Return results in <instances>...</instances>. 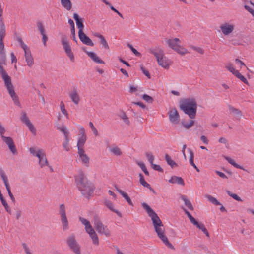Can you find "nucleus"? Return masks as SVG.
Here are the masks:
<instances>
[{"instance_id": "obj_45", "label": "nucleus", "mask_w": 254, "mask_h": 254, "mask_svg": "<svg viewBox=\"0 0 254 254\" xmlns=\"http://www.w3.org/2000/svg\"><path fill=\"white\" fill-rule=\"evenodd\" d=\"M101 37V38L100 39V43L102 45L103 47L106 49L109 50V47L105 37L104 36Z\"/></svg>"}, {"instance_id": "obj_41", "label": "nucleus", "mask_w": 254, "mask_h": 254, "mask_svg": "<svg viewBox=\"0 0 254 254\" xmlns=\"http://www.w3.org/2000/svg\"><path fill=\"white\" fill-rule=\"evenodd\" d=\"M64 137L65 141L63 143V147L65 150L69 151L70 149L69 147V138L68 136H65Z\"/></svg>"}, {"instance_id": "obj_42", "label": "nucleus", "mask_w": 254, "mask_h": 254, "mask_svg": "<svg viewBox=\"0 0 254 254\" xmlns=\"http://www.w3.org/2000/svg\"><path fill=\"white\" fill-rule=\"evenodd\" d=\"M112 153L116 155H120L122 154V151L121 149L118 147H113L110 149Z\"/></svg>"}, {"instance_id": "obj_5", "label": "nucleus", "mask_w": 254, "mask_h": 254, "mask_svg": "<svg viewBox=\"0 0 254 254\" xmlns=\"http://www.w3.org/2000/svg\"><path fill=\"white\" fill-rule=\"evenodd\" d=\"M149 52L156 57L158 64L165 69L169 67L168 60L165 57L164 51L160 48L150 49Z\"/></svg>"}, {"instance_id": "obj_22", "label": "nucleus", "mask_w": 254, "mask_h": 254, "mask_svg": "<svg viewBox=\"0 0 254 254\" xmlns=\"http://www.w3.org/2000/svg\"><path fill=\"white\" fill-rule=\"evenodd\" d=\"M116 190L124 198V199L127 202L128 204L130 206H133V204L131 200V199L128 195V194L121 190V189H119L117 187H115Z\"/></svg>"}, {"instance_id": "obj_29", "label": "nucleus", "mask_w": 254, "mask_h": 254, "mask_svg": "<svg viewBox=\"0 0 254 254\" xmlns=\"http://www.w3.org/2000/svg\"><path fill=\"white\" fill-rule=\"evenodd\" d=\"M174 50L181 55H184L188 53L187 49L181 46L180 44Z\"/></svg>"}, {"instance_id": "obj_37", "label": "nucleus", "mask_w": 254, "mask_h": 254, "mask_svg": "<svg viewBox=\"0 0 254 254\" xmlns=\"http://www.w3.org/2000/svg\"><path fill=\"white\" fill-rule=\"evenodd\" d=\"M234 75L237 77L238 78H239L241 81H242V82H243L244 83L246 84H248V82L247 80V79L243 76L239 72V71H237L235 74H234Z\"/></svg>"}, {"instance_id": "obj_38", "label": "nucleus", "mask_w": 254, "mask_h": 254, "mask_svg": "<svg viewBox=\"0 0 254 254\" xmlns=\"http://www.w3.org/2000/svg\"><path fill=\"white\" fill-rule=\"evenodd\" d=\"M137 164L141 168L142 170L144 172L145 175L147 176L149 175V173L147 170L145 164L143 162H138Z\"/></svg>"}, {"instance_id": "obj_11", "label": "nucleus", "mask_w": 254, "mask_h": 254, "mask_svg": "<svg viewBox=\"0 0 254 254\" xmlns=\"http://www.w3.org/2000/svg\"><path fill=\"white\" fill-rule=\"evenodd\" d=\"M59 215H60L61 220L64 230L68 229V222L66 215L64 207H60L59 210Z\"/></svg>"}, {"instance_id": "obj_62", "label": "nucleus", "mask_w": 254, "mask_h": 254, "mask_svg": "<svg viewBox=\"0 0 254 254\" xmlns=\"http://www.w3.org/2000/svg\"><path fill=\"white\" fill-rule=\"evenodd\" d=\"M5 53L4 50V44L3 41L0 40V53Z\"/></svg>"}, {"instance_id": "obj_39", "label": "nucleus", "mask_w": 254, "mask_h": 254, "mask_svg": "<svg viewBox=\"0 0 254 254\" xmlns=\"http://www.w3.org/2000/svg\"><path fill=\"white\" fill-rule=\"evenodd\" d=\"M86 141V137L81 136L79 137L77 142V147H83Z\"/></svg>"}, {"instance_id": "obj_64", "label": "nucleus", "mask_w": 254, "mask_h": 254, "mask_svg": "<svg viewBox=\"0 0 254 254\" xmlns=\"http://www.w3.org/2000/svg\"><path fill=\"white\" fill-rule=\"evenodd\" d=\"M122 119L127 124H129V121L128 120V118L125 114H124L123 115Z\"/></svg>"}, {"instance_id": "obj_3", "label": "nucleus", "mask_w": 254, "mask_h": 254, "mask_svg": "<svg viewBox=\"0 0 254 254\" xmlns=\"http://www.w3.org/2000/svg\"><path fill=\"white\" fill-rule=\"evenodd\" d=\"M75 182L78 190L85 197H88L93 193L94 185L88 180L82 170L78 171V174L75 176Z\"/></svg>"}, {"instance_id": "obj_33", "label": "nucleus", "mask_w": 254, "mask_h": 254, "mask_svg": "<svg viewBox=\"0 0 254 254\" xmlns=\"http://www.w3.org/2000/svg\"><path fill=\"white\" fill-rule=\"evenodd\" d=\"M57 127L59 130L64 133V137L68 136L69 132L64 125L62 124V125L58 126Z\"/></svg>"}, {"instance_id": "obj_1", "label": "nucleus", "mask_w": 254, "mask_h": 254, "mask_svg": "<svg viewBox=\"0 0 254 254\" xmlns=\"http://www.w3.org/2000/svg\"><path fill=\"white\" fill-rule=\"evenodd\" d=\"M148 216L151 218L154 230L157 233V236L165 244L166 246L174 249L172 244L170 243L167 237L164 234L165 228L162 222L157 214L151 208V207H144Z\"/></svg>"}, {"instance_id": "obj_56", "label": "nucleus", "mask_w": 254, "mask_h": 254, "mask_svg": "<svg viewBox=\"0 0 254 254\" xmlns=\"http://www.w3.org/2000/svg\"><path fill=\"white\" fill-rule=\"evenodd\" d=\"M140 69L145 75H146L148 78H150L149 72L146 69H145V68L142 65L140 66Z\"/></svg>"}, {"instance_id": "obj_20", "label": "nucleus", "mask_w": 254, "mask_h": 254, "mask_svg": "<svg viewBox=\"0 0 254 254\" xmlns=\"http://www.w3.org/2000/svg\"><path fill=\"white\" fill-rule=\"evenodd\" d=\"M93 241V244L98 245L99 244L98 237L93 228L86 231Z\"/></svg>"}, {"instance_id": "obj_16", "label": "nucleus", "mask_w": 254, "mask_h": 254, "mask_svg": "<svg viewBox=\"0 0 254 254\" xmlns=\"http://www.w3.org/2000/svg\"><path fill=\"white\" fill-rule=\"evenodd\" d=\"M25 61L27 65L29 67H31L34 64V59L32 55L31 51L29 48L24 50Z\"/></svg>"}, {"instance_id": "obj_58", "label": "nucleus", "mask_w": 254, "mask_h": 254, "mask_svg": "<svg viewBox=\"0 0 254 254\" xmlns=\"http://www.w3.org/2000/svg\"><path fill=\"white\" fill-rule=\"evenodd\" d=\"M253 5L254 6V4H253ZM245 8L251 14L253 15V16L254 17V10L252 9L249 6L245 5L244 6Z\"/></svg>"}, {"instance_id": "obj_19", "label": "nucleus", "mask_w": 254, "mask_h": 254, "mask_svg": "<svg viewBox=\"0 0 254 254\" xmlns=\"http://www.w3.org/2000/svg\"><path fill=\"white\" fill-rule=\"evenodd\" d=\"M166 42L168 46L173 50L175 49V48L181 43V40L177 38L166 39Z\"/></svg>"}, {"instance_id": "obj_57", "label": "nucleus", "mask_w": 254, "mask_h": 254, "mask_svg": "<svg viewBox=\"0 0 254 254\" xmlns=\"http://www.w3.org/2000/svg\"><path fill=\"white\" fill-rule=\"evenodd\" d=\"M22 246L24 249V251L26 253V254H32L30 251L29 248L25 243H23L22 244Z\"/></svg>"}, {"instance_id": "obj_7", "label": "nucleus", "mask_w": 254, "mask_h": 254, "mask_svg": "<svg viewBox=\"0 0 254 254\" xmlns=\"http://www.w3.org/2000/svg\"><path fill=\"white\" fill-rule=\"evenodd\" d=\"M67 244L70 249L76 254H81L80 246L75 240V236L73 235L69 236L67 239Z\"/></svg>"}, {"instance_id": "obj_15", "label": "nucleus", "mask_w": 254, "mask_h": 254, "mask_svg": "<svg viewBox=\"0 0 254 254\" xmlns=\"http://www.w3.org/2000/svg\"><path fill=\"white\" fill-rule=\"evenodd\" d=\"M222 33L225 35L230 34L234 29V26L233 24H230L228 23H225L220 26Z\"/></svg>"}, {"instance_id": "obj_35", "label": "nucleus", "mask_w": 254, "mask_h": 254, "mask_svg": "<svg viewBox=\"0 0 254 254\" xmlns=\"http://www.w3.org/2000/svg\"><path fill=\"white\" fill-rule=\"evenodd\" d=\"M205 197L207 198V199L211 202L214 205H220L221 204L220 202L214 197L210 195H206Z\"/></svg>"}, {"instance_id": "obj_47", "label": "nucleus", "mask_w": 254, "mask_h": 254, "mask_svg": "<svg viewBox=\"0 0 254 254\" xmlns=\"http://www.w3.org/2000/svg\"><path fill=\"white\" fill-rule=\"evenodd\" d=\"M60 108L62 113L67 117L68 114L67 113L66 110L65 108L64 104L63 101H61L60 103Z\"/></svg>"}, {"instance_id": "obj_10", "label": "nucleus", "mask_w": 254, "mask_h": 254, "mask_svg": "<svg viewBox=\"0 0 254 254\" xmlns=\"http://www.w3.org/2000/svg\"><path fill=\"white\" fill-rule=\"evenodd\" d=\"M0 175L1 176V179L3 180V182L5 186L6 189L8 191V195H9V197H10L11 200L13 202H14L15 201V199H14V196L13 195V194H12V193L11 192L8 178L7 177V176L5 174L4 171L2 169H0Z\"/></svg>"}, {"instance_id": "obj_51", "label": "nucleus", "mask_w": 254, "mask_h": 254, "mask_svg": "<svg viewBox=\"0 0 254 254\" xmlns=\"http://www.w3.org/2000/svg\"><path fill=\"white\" fill-rule=\"evenodd\" d=\"M5 208L6 211L11 215H14L17 210L15 207H5Z\"/></svg>"}, {"instance_id": "obj_24", "label": "nucleus", "mask_w": 254, "mask_h": 254, "mask_svg": "<svg viewBox=\"0 0 254 254\" xmlns=\"http://www.w3.org/2000/svg\"><path fill=\"white\" fill-rule=\"evenodd\" d=\"M139 182L141 185H142L143 187H146L149 189L150 190H152L154 192L153 189L151 187L150 184H149L147 182L145 181L144 178V176L142 174H139Z\"/></svg>"}, {"instance_id": "obj_63", "label": "nucleus", "mask_w": 254, "mask_h": 254, "mask_svg": "<svg viewBox=\"0 0 254 254\" xmlns=\"http://www.w3.org/2000/svg\"><path fill=\"white\" fill-rule=\"evenodd\" d=\"M71 38H72L73 40H74L75 42H76L77 43V40L76 36H75V28L71 29Z\"/></svg>"}, {"instance_id": "obj_4", "label": "nucleus", "mask_w": 254, "mask_h": 254, "mask_svg": "<svg viewBox=\"0 0 254 254\" xmlns=\"http://www.w3.org/2000/svg\"><path fill=\"white\" fill-rule=\"evenodd\" d=\"M180 108L191 119L195 117L197 103L194 98H188L183 100L180 104Z\"/></svg>"}, {"instance_id": "obj_2", "label": "nucleus", "mask_w": 254, "mask_h": 254, "mask_svg": "<svg viewBox=\"0 0 254 254\" xmlns=\"http://www.w3.org/2000/svg\"><path fill=\"white\" fill-rule=\"evenodd\" d=\"M6 64L5 53H0V75L2 78L4 85L15 104L20 106V104L18 100V97L14 91V87L12 84L11 78L9 75H8L6 71L5 70L3 66V65H6Z\"/></svg>"}, {"instance_id": "obj_27", "label": "nucleus", "mask_w": 254, "mask_h": 254, "mask_svg": "<svg viewBox=\"0 0 254 254\" xmlns=\"http://www.w3.org/2000/svg\"><path fill=\"white\" fill-rule=\"evenodd\" d=\"M189 151L190 152V159H189V162L190 164L196 170L197 172H199L200 170L199 168L195 165V164L194 163L193 161V158H194V153L193 151L190 149H189Z\"/></svg>"}, {"instance_id": "obj_43", "label": "nucleus", "mask_w": 254, "mask_h": 254, "mask_svg": "<svg viewBox=\"0 0 254 254\" xmlns=\"http://www.w3.org/2000/svg\"><path fill=\"white\" fill-rule=\"evenodd\" d=\"M37 25L38 29L39 32H40L41 34L42 35L45 34V28L42 23L40 21H38L37 23Z\"/></svg>"}, {"instance_id": "obj_9", "label": "nucleus", "mask_w": 254, "mask_h": 254, "mask_svg": "<svg viewBox=\"0 0 254 254\" xmlns=\"http://www.w3.org/2000/svg\"><path fill=\"white\" fill-rule=\"evenodd\" d=\"M20 120L23 123H24L31 131L32 133L34 135L36 134V130L33 125L30 122L27 114L25 111H22L21 113V116Z\"/></svg>"}, {"instance_id": "obj_44", "label": "nucleus", "mask_w": 254, "mask_h": 254, "mask_svg": "<svg viewBox=\"0 0 254 254\" xmlns=\"http://www.w3.org/2000/svg\"><path fill=\"white\" fill-rule=\"evenodd\" d=\"M182 208H183V210H184L185 214L187 215L188 217L190 220V222L192 224H194L196 220L192 216V215L190 214V213L188 211H187L186 209H185L184 207H182Z\"/></svg>"}, {"instance_id": "obj_6", "label": "nucleus", "mask_w": 254, "mask_h": 254, "mask_svg": "<svg viewBox=\"0 0 254 254\" xmlns=\"http://www.w3.org/2000/svg\"><path fill=\"white\" fill-rule=\"evenodd\" d=\"M93 223L97 231L100 234H104L107 237L110 236L111 233L107 226H105L101 222L100 218L97 216H95L93 218Z\"/></svg>"}, {"instance_id": "obj_53", "label": "nucleus", "mask_w": 254, "mask_h": 254, "mask_svg": "<svg viewBox=\"0 0 254 254\" xmlns=\"http://www.w3.org/2000/svg\"><path fill=\"white\" fill-rule=\"evenodd\" d=\"M89 127H90V128H91L93 133L96 135V136H97L98 135V130L97 129L95 128V127H94L93 124L92 123V122H90L89 123Z\"/></svg>"}, {"instance_id": "obj_40", "label": "nucleus", "mask_w": 254, "mask_h": 254, "mask_svg": "<svg viewBox=\"0 0 254 254\" xmlns=\"http://www.w3.org/2000/svg\"><path fill=\"white\" fill-rule=\"evenodd\" d=\"M226 68L230 72H231L233 75L235 74V73L238 71L235 69L233 65L230 64H228L226 66Z\"/></svg>"}, {"instance_id": "obj_34", "label": "nucleus", "mask_w": 254, "mask_h": 254, "mask_svg": "<svg viewBox=\"0 0 254 254\" xmlns=\"http://www.w3.org/2000/svg\"><path fill=\"white\" fill-rule=\"evenodd\" d=\"M228 107L230 112L233 113L234 114L236 115L237 117H241L242 116V113L240 110H239L238 109L235 108L234 107L231 105H229Z\"/></svg>"}, {"instance_id": "obj_12", "label": "nucleus", "mask_w": 254, "mask_h": 254, "mask_svg": "<svg viewBox=\"0 0 254 254\" xmlns=\"http://www.w3.org/2000/svg\"><path fill=\"white\" fill-rule=\"evenodd\" d=\"M168 115L170 121L171 123L174 124H177L179 123L180 120V116L175 108H173L169 111L168 112Z\"/></svg>"}, {"instance_id": "obj_30", "label": "nucleus", "mask_w": 254, "mask_h": 254, "mask_svg": "<svg viewBox=\"0 0 254 254\" xmlns=\"http://www.w3.org/2000/svg\"><path fill=\"white\" fill-rule=\"evenodd\" d=\"M79 220H80V222L84 225H85V228L86 231H87L88 230L91 229V228H92L90 223V222L88 220H87V219H86L83 217H80Z\"/></svg>"}, {"instance_id": "obj_52", "label": "nucleus", "mask_w": 254, "mask_h": 254, "mask_svg": "<svg viewBox=\"0 0 254 254\" xmlns=\"http://www.w3.org/2000/svg\"><path fill=\"white\" fill-rule=\"evenodd\" d=\"M194 124L193 120H190L189 124L182 122L183 126L187 129L190 128Z\"/></svg>"}, {"instance_id": "obj_26", "label": "nucleus", "mask_w": 254, "mask_h": 254, "mask_svg": "<svg viewBox=\"0 0 254 254\" xmlns=\"http://www.w3.org/2000/svg\"><path fill=\"white\" fill-rule=\"evenodd\" d=\"M193 224L196 226L200 230H202V231L206 235V236L209 237V233L203 223H199L196 221Z\"/></svg>"}, {"instance_id": "obj_54", "label": "nucleus", "mask_w": 254, "mask_h": 254, "mask_svg": "<svg viewBox=\"0 0 254 254\" xmlns=\"http://www.w3.org/2000/svg\"><path fill=\"white\" fill-rule=\"evenodd\" d=\"M127 46L130 49L132 52L137 56L140 55V53L137 51L136 49L133 48L132 45L129 43L127 44Z\"/></svg>"}, {"instance_id": "obj_18", "label": "nucleus", "mask_w": 254, "mask_h": 254, "mask_svg": "<svg viewBox=\"0 0 254 254\" xmlns=\"http://www.w3.org/2000/svg\"><path fill=\"white\" fill-rule=\"evenodd\" d=\"M83 50L87 54V55L95 63L98 64H104V62L100 59L94 52L87 51L85 50V48H83Z\"/></svg>"}, {"instance_id": "obj_50", "label": "nucleus", "mask_w": 254, "mask_h": 254, "mask_svg": "<svg viewBox=\"0 0 254 254\" xmlns=\"http://www.w3.org/2000/svg\"><path fill=\"white\" fill-rule=\"evenodd\" d=\"M181 198L184 201L185 205L187 206H192L191 202L187 199L185 195H182Z\"/></svg>"}, {"instance_id": "obj_14", "label": "nucleus", "mask_w": 254, "mask_h": 254, "mask_svg": "<svg viewBox=\"0 0 254 254\" xmlns=\"http://www.w3.org/2000/svg\"><path fill=\"white\" fill-rule=\"evenodd\" d=\"M78 36L80 41L88 46H93L94 43L83 32L80 30L78 31Z\"/></svg>"}, {"instance_id": "obj_36", "label": "nucleus", "mask_w": 254, "mask_h": 254, "mask_svg": "<svg viewBox=\"0 0 254 254\" xmlns=\"http://www.w3.org/2000/svg\"><path fill=\"white\" fill-rule=\"evenodd\" d=\"M82 162L85 166L88 167L89 164V158L86 154L79 156Z\"/></svg>"}, {"instance_id": "obj_13", "label": "nucleus", "mask_w": 254, "mask_h": 254, "mask_svg": "<svg viewBox=\"0 0 254 254\" xmlns=\"http://www.w3.org/2000/svg\"><path fill=\"white\" fill-rule=\"evenodd\" d=\"M36 156L39 159V164L41 167H43L44 166H48V162L46 156V154L43 152L42 150L40 149L37 150V153L36 154Z\"/></svg>"}, {"instance_id": "obj_17", "label": "nucleus", "mask_w": 254, "mask_h": 254, "mask_svg": "<svg viewBox=\"0 0 254 254\" xmlns=\"http://www.w3.org/2000/svg\"><path fill=\"white\" fill-rule=\"evenodd\" d=\"M69 96L71 101L75 104L78 105L80 102V96L76 88L69 93Z\"/></svg>"}, {"instance_id": "obj_28", "label": "nucleus", "mask_w": 254, "mask_h": 254, "mask_svg": "<svg viewBox=\"0 0 254 254\" xmlns=\"http://www.w3.org/2000/svg\"><path fill=\"white\" fill-rule=\"evenodd\" d=\"M61 4L67 10H70L72 7L71 2L70 0H61Z\"/></svg>"}, {"instance_id": "obj_59", "label": "nucleus", "mask_w": 254, "mask_h": 254, "mask_svg": "<svg viewBox=\"0 0 254 254\" xmlns=\"http://www.w3.org/2000/svg\"><path fill=\"white\" fill-rule=\"evenodd\" d=\"M153 167V168L155 170H157L159 172H163V169L161 167V166L159 165H156V164H154L153 165H151Z\"/></svg>"}, {"instance_id": "obj_25", "label": "nucleus", "mask_w": 254, "mask_h": 254, "mask_svg": "<svg viewBox=\"0 0 254 254\" xmlns=\"http://www.w3.org/2000/svg\"><path fill=\"white\" fill-rule=\"evenodd\" d=\"M224 158L230 164H231L236 168L242 169L244 171H247L244 168L243 166L236 163L234 160L227 156H224Z\"/></svg>"}, {"instance_id": "obj_31", "label": "nucleus", "mask_w": 254, "mask_h": 254, "mask_svg": "<svg viewBox=\"0 0 254 254\" xmlns=\"http://www.w3.org/2000/svg\"><path fill=\"white\" fill-rule=\"evenodd\" d=\"M165 160L167 163L172 167L178 166L177 164L171 159V158L168 154H166L165 156Z\"/></svg>"}, {"instance_id": "obj_23", "label": "nucleus", "mask_w": 254, "mask_h": 254, "mask_svg": "<svg viewBox=\"0 0 254 254\" xmlns=\"http://www.w3.org/2000/svg\"><path fill=\"white\" fill-rule=\"evenodd\" d=\"M73 17L76 21V25L79 28V31H80V30L83 31L84 28L83 20L79 17V15L77 13H74Z\"/></svg>"}, {"instance_id": "obj_61", "label": "nucleus", "mask_w": 254, "mask_h": 254, "mask_svg": "<svg viewBox=\"0 0 254 254\" xmlns=\"http://www.w3.org/2000/svg\"><path fill=\"white\" fill-rule=\"evenodd\" d=\"M77 148H78V153L79 156H81L82 155H84L86 154L85 153V151H84V149L82 148L83 147L78 146Z\"/></svg>"}, {"instance_id": "obj_55", "label": "nucleus", "mask_w": 254, "mask_h": 254, "mask_svg": "<svg viewBox=\"0 0 254 254\" xmlns=\"http://www.w3.org/2000/svg\"><path fill=\"white\" fill-rule=\"evenodd\" d=\"M111 211L116 213L118 216L120 217H122V214L121 212L115 207H109Z\"/></svg>"}, {"instance_id": "obj_8", "label": "nucleus", "mask_w": 254, "mask_h": 254, "mask_svg": "<svg viewBox=\"0 0 254 254\" xmlns=\"http://www.w3.org/2000/svg\"><path fill=\"white\" fill-rule=\"evenodd\" d=\"M62 44L64 48L65 53L70 58L72 62H74V56L71 51V49L70 45L64 36H63L62 38Z\"/></svg>"}, {"instance_id": "obj_21", "label": "nucleus", "mask_w": 254, "mask_h": 254, "mask_svg": "<svg viewBox=\"0 0 254 254\" xmlns=\"http://www.w3.org/2000/svg\"><path fill=\"white\" fill-rule=\"evenodd\" d=\"M168 182L172 184H177L182 186L185 185L184 180L181 177L176 176L171 177Z\"/></svg>"}, {"instance_id": "obj_60", "label": "nucleus", "mask_w": 254, "mask_h": 254, "mask_svg": "<svg viewBox=\"0 0 254 254\" xmlns=\"http://www.w3.org/2000/svg\"><path fill=\"white\" fill-rule=\"evenodd\" d=\"M215 173L222 178H224V179L227 178V176L223 172H221L218 170H216Z\"/></svg>"}, {"instance_id": "obj_46", "label": "nucleus", "mask_w": 254, "mask_h": 254, "mask_svg": "<svg viewBox=\"0 0 254 254\" xmlns=\"http://www.w3.org/2000/svg\"><path fill=\"white\" fill-rule=\"evenodd\" d=\"M146 156L148 160L149 161V162L150 163V164L151 165H153V161L154 159V156L153 155V154H152V153L149 152H146Z\"/></svg>"}, {"instance_id": "obj_49", "label": "nucleus", "mask_w": 254, "mask_h": 254, "mask_svg": "<svg viewBox=\"0 0 254 254\" xmlns=\"http://www.w3.org/2000/svg\"><path fill=\"white\" fill-rule=\"evenodd\" d=\"M17 40L20 43V46L23 49V50H26L28 48L27 46L23 42L21 38H17Z\"/></svg>"}, {"instance_id": "obj_32", "label": "nucleus", "mask_w": 254, "mask_h": 254, "mask_svg": "<svg viewBox=\"0 0 254 254\" xmlns=\"http://www.w3.org/2000/svg\"><path fill=\"white\" fill-rule=\"evenodd\" d=\"M5 36V27L3 23H0V40L3 41Z\"/></svg>"}, {"instance_id": "obj_48", "label": "nucleus", "mask_w": 254, "mask_h": 254, "mask_svg": "<svg viewBox=\"0 0 254 254\" xmlns=\"http://www.w3.org/2000/svg\"><path fill=\"white\" fill-rule=\"evenodd\" d=\"M142 98L149 103H152L153 101V99L151 96L145 94L142 96Z\"/></svg>"}]
</instances>
